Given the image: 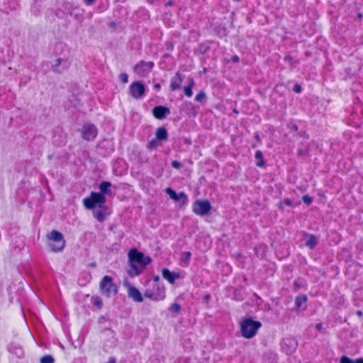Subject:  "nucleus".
Returning a JSON list of instances; mask_svg holds the SVG:
<instances>
[{
    "label": "nucleus",
    "mask_w": 363,
    "mask_h": 363,
    "mask_svg": "<svg viewBox=\"0 0 363 363\" xmlns=\"http://www.w3.org/2000/svg\"><path fill=\"white\" fill-rule=\"evenodd\" d=\"M150 4H153L155 0H147Z\"/></svg>",
    "instance_id": "3c124183"
},
{
    "label": "nucleus",
    "mask_w": 363,
    "mask_h": 363,
    "mask_svg": "<svg viewBox=\"0 0 363 363\" xmlns=\"http://www.w3.org/2000/svg\"><path fill=\"white\" fill-rule=\"evenodd\" d=\"M165 46H166L167 50H168L169 52L173 50L174 45H173V43L171 41L166 42L165 43Z\"/></svg>",
    "instance_id": "72a5a7b5"
},
{
    "label": "nucleus",
    "mask_w": 363,
    "mask_h": 363,
    "mask_svg": "<svg viewBox=\"0 0 363 363\" xmlns=\"http://www.w3.org/2000/svg\"><path fill=\"white\" fill-rule=\"evenodd\" d=\"M303 235L308 238L305 245L308 248L313 249L318 245V238L315 235L308 233H304Z\"/></svg>",
    "instance_id": "a211bd4d"
},
{
    "label": "nucleus",
    "mask_w": 363,
    "mask_h": 363,
    "mask_svg": "<svg viewBox=\"0 0 363 363\" xmlns=\"http://www.w3.org/2000/svg\"><path fill=\"white\" fill-rule=\"evenodd\" d=\"M154 87L156 89H160V84H155L154 85Z\"/></svg>",
    "instance_id": "de8ad7c7"
},
{
    "label": "nucleus",
    "mask_w": 363,
    "mask_h": 363,
    "mask_svg": "<svg viewBox=\"0 0 363 363\" xmlns=\"http://www.w3.org/2000/svg\"><path fill=\"white\" fill-rule=\"evenodd\" d=\"M111 186V184L109 182H102L99 185V189L101 193L104 194H110L111 191L110 187Z\"/></svg>",
    "instance_id": "412c9836"
},
{
    "label": "nucleus",
    "mask_w": 363,
    "mask_h": 363,
    "mask_svg": "<svg viewBox=\"0 0 363 363\" xmlns=\"http://www.w3.org/2000/svg\"><path fill=\"white\" fill-rule=\"evenodd\" d=\"M144 296L155 301H162L165 298V289L157 285L152 289L145 290Z\"/></svg>",
    "instance_id": "0eeeda50"
},
{
    "label": "nucleus",
    "mask_w": 363,
    "mask_h": 363,
    "mask_svg": "<svg viewBox=\"0 0 363 363\" xmlns=\"http://www.w3.org/2000/svg\"><path fill=\"white\" fill-rule=\"evenodd\" d=\"M106 197L101 193L91 192L89 197L83 199V203L86 208L92 210L96 207L106 210Z\"/></svg>",
    "instance_id": "f03ea898"
},
{
    "label": "nucleus",
    "mask_w": 363,
    "mask_h": 363,
    "mask_svg": "<svg viewBox=\"0 0 363 363\" xmlns=\"http://www.w3.org/2000/svg\"><path fill=\"white\" fill-rule=\"evenodd\" d=\"M154 62L141 60L134 67V72L140 77H145L151 72L154 67Z\"/></svg>",
    "instance_id": "6e6552de"
},
{
    "label": "nucleus",
    "mask_w": 363,
    "mask_h": 363,
    "mask_svg": "<svg viewBox=\"0 0 363 363\" xmlns=\"http://www.w3.org/2000/svg\"><path fill=\"white\" fill-rule=\"evenodd\" d=\"M315 328L318 330H321L322 328H323V326H322V324L321 323H317L315 325Z\"/></svg>",
    "instance_id": "79ce46f5"
},
{
    "label": "nucleus",
    "mask_w": 363,
    "mask_h": 363,
    "mask_svg": "<svg viewBox=\"0 0 363 363\" xmlns=\"http://www.w3.org/2000/svg\"><path fill=\"white\" fill-rule=\"evenodd\" d=\"M352 363H363V358H358L356 360H352Z\"/></svg>",
    "instance_id": "ea45409f"
},
{
    "label": "nucleus",
    "mask_w": 363,
    "mask_h": 363,
    "mask_svg": "<svg viewBox=\"0 0 363 363\" xmlns=\"http://www.w3.org/2000/svg\"><path fill=\"white\" fill-rule=\"evenodd\" d=\"M298 347V342L294 337H287L282 340L281 348L287 354L294 352Z\"/></svg>",
    "instance_id": "9b49d317"
},
{
    "label": "nucleus",
    "mask_w": 363,
    "mask_h": 363,
    "mask_svg": "<svg viewBox=\"0 0 363 363\" xmlns=\"http://www.w3.org/2000/svg\"><path fill=\"white\" fill-rule=\"evenodd\" d=\"M94 0H85V2L87 5H91L93 4Z\"/></svg>",
    "instance_id": "c03bdc74"
},
{
    "label": "nucleus",
    "mask_w": 363,
    "mask_h": 363,
    "mask_svg": "<svg viewBox=\"0 0 363 363\" xmlns=\"http://www.w3.org/2000/svg\"><path fill=\"white\" fill-rule=\"evenodd\" d=\"M92 301L95 306H96L99 308H101L103 303H102V300L101 299V298H99L98 296L93 297Z\"/></svg>",
    "instance_id": "c85d7f7f"
},
{
    "label": "nucleus",
    "mask_w": 363,
    "mask_h": 363,
    "mask_svg": "<svg viewBox=\"0 0 363 363\" xmlns=\"http://www.w3.org/2000/svg\"><path fill=\"white\" fill-rule=\"evenodd\" d=\"M100 289L102 294L109 297L111 294H116L118 292L117 286L113 282L112 277L104 276L100 282Z\"/></svg>",
    "instance_id": "39448f33"
},
{
    "label": "nucleus",
    "mask_w": 363,
    "mask_h": 363,
    "mask_svg": "<svg viewBox=\"0 0 363 363\" xmlns=\"http://www.w3.org/2000/svg\"><path fill=\"white\" fill-rule=\"evenodd\" d=\"M162 277L167 280L170 284H174L176 279L180 278V274L177 272H171L167 268H164L162 271Z\"/></svg>",
    "instance_id": "f3484780"
},
{
    "label": "nucleus",
    "mask_w": 363,
    "mask_h": 363,
    "mask_svg": "<svg viewBox=\"0 0 363 363\" xmlns=\"http://www.w3.org/2000/svg\"><path fill=\"white\" fill-rule=\"evenodd\" d=\"M239 60H240V59H239V57H238V56H237V55H234V56H233V57H232V60H233V62H239Z\"/></svg>",
    "instance_id": "a19ab883"
},
{
    "label": "nucleus",
    "mask_w": 363,
    "mask_h": 363,
    "mask_svg": "<svg viewBox=\"0 0 363 363\" xmlns=\"http://www.w3.org/2000/svg\"><path fill=\"white\" fill-rule=\"evenodd\" d=\"M302 200L303 203H306V205H310L313 201L312 198L310 197L308 195H304L302 197Z\"/></svg>",
    "instance_id": "7c9ffc66"
},
{
    "label": "nucleus",
    "mask_w": 363,
    "mask_h": 363,
    "mask_svg": "<svg viewBox=\"0 0 363 363\" xmlns=\"http://www.w3.org/2000/svg\"><path fill=\"white\" fill-rule=\"evenodd\" d=\"M81 132L83 139L88 141L94 140L98 133L96 127L92 123L84 124Z\"/></svg>",
    "instance_id": "1a4fd4ad"
},
{
    "label": "nucleus",
    "mask_w": 363,
    "mask_h": 363,
    "mask_svg": "<svg viewBox=\"0 0 363 363\" xmlns=\"http://www.w3.org/2000/svg\"><path fill=\"white\" fill-rule=\"evenodd\" d=\"M358 315H362V312L360 311H357Z\"/></svg>",
    "instance_id": "603ef678"
},
{
    "label": "nucleus",
    "mask_w": 363,
    "mask_h": 363,
    "mask_svg": "<svg viewBox=\"0 0 363 363\" xmlns=\"http://www.w3.org/2000/svg\"><path fill=\"white\" fill-rule=\"evenodd\" d=\"M283 203L286 206H290L292 205V201L291 199H285L284 201H283Z\"/></svg>",
    "instance_id": "4c0bfd02"
},
{
    "label": "nucleus",
    "mask_w": 363,
    "mask_h": 363,
    "mask_svg": "<svg viewBox=\"0 0 363 363\" xmlns=\"http://www.w3.org/2000/svg\"><path fill=\"white\" fill-rule=\"evenodd\" d=\"M128 259L130 262L138 264L142 268H145L152 261L150 257H145L143 252L136 249H132L129 251Z\"/></svg>",
    "instance_id": "20e7f679"
},
{
    "label": "nucleus",
    "mask_w": 363,
    "mask_h": 363,
    "mask_svg": "<svg viewBox=\"0 0 363 363\" xmlns=\"http://www.w3.org/2000/svg\"><path fill=\"white\" fill-rule=\"evenodd\" d=\"M255 158L257 160L256 165L259 167H262L265 165V162L263 159V155L262 151L257 150L255 155Z\"/></svg>",
    "instance_id": "4be33fe9"
},
{
    "label": "nucleus",
    "mask_w": 363,
    "mask_h": 363,
    "mask_svg": "<svg viewBox=\"0 0 363 363\" xmlns=\"http://www.w3.org/2000/svg\"><path fill=\"white\" fill-rule=\"evenodd\" d=\"M210 297H211V296H210V295H209V294L206 295V296H205V299H206V301H208V300H209V298H210Z\"/></svg>",
    "instance_id": "09e8293b"
},
{
    "label": "nucleus",
    "mask_w": 363,
    "mask_h": 363,
    "mask_svg": "<svg viewBox=\"0 0 363 363\" xmlns=\"http://www.w3.org/2000/svg\"><path fill=\"white\" fill-rule=\"evenodd\" d=\"M129 93L134 99H141L145 93V85L140 82H134L130 86Z\"/></svg>",
    "instance_id": "9d476101"
},
{
    "label": "nucleus",
    "mask_w": 363,
    "mask_h": 363,
    "mask_svg": "<svg viewBox=\"0 0 363 363\" xmlns=\"http://www.w3.org/2000/svg\"><path fill=\"white\" fill-rule=\"evenodd\" d=\"M193 211L198 216H205L211 210V203L208 200H197L193 203Z\"/></svg>",
    "instance_id": "423d86ee"
},
{
    "label": "nucleus",
    "mask_w": 363,
    "mask_h": 363,
    "mask_svg": "<svg viewBox=\"0 0 363 363\" xmlns=\"http://www.w3.org/2000/svg\"><path fill=\"white\" fill-rule=\"evenodd\" d=\"M167 4H168V5H169V6H171V5H172V2H171V1H169V2L167 3Z\"/></svg>",
    "instance_id": "864d4df0"
},
{
    "label": "nucleus",
    "mask_w": 363,
    "mask_h": 363,
    "mask_svg": "<svg viewBox=\"0 0 363 363\" xmlns=\"http://www.w3.org/2000/svg\"><path fill=\"white\" fill-rule=\"evenodd\" d=\"M284 61L291 62L292 61V57L291 55H286V56L284 57Z\"/></svg>",
    "instance_id": "58836bf2"
},
{
    "label": "nucleus",
    "mask_w": 363,
    "mask_h": 363,
    "mask_svg": "<svg viewBox=\"0 0 363 363\" xmlns=\"http://www.w3.org/2000/svg\"><path fill=\"white\" fill-rule=\"evenodd\" d=\"M340 363H352V359L347 356H342L340 359Z\"/></svg>",
    "instance_id": "2f4dec72"
},
{
    "label": "nucleus",
    "mask_w": 363,
    "mask_h": 363,
    "mask_svg": "<svg viewBox=\"0 0 363 363\" xmlns=\"http://www.w3.org/2000/svg\"><path fill=\"white\" fill-rule=\"evenodd\" d=\"M128 296L135 302H142L143 301V297L140 291L133 286H128Z\"/></svg>",
    "instance_id": "dca6fc26"
},
{
    "label": "nucleus",
    "mask_w": 363,
    "mask_h": 363,
    "mask_svg": "<svg viewBox=\"0 0 363 363\" xmlns=\"http://www.w3.org/2000/svg\"><path fill=\"white\" fill-rule=\"evenodd\" d=\"M69 67L67 60L57 58L52 65V69L54 72L62 73Z\"/></svg>",
    "instance_id": "ddd939ff"
},
{
    "label": "nucleus",
    "mask_w": 363,
    "mask_h": 363,
    "mask_svg": "<svg viewBox=\"0 0 363 363\" xmlns=\"http://www.w3.org/2000/svg\"><path fill=\"white\" fill-rule=\"evenodd\" d=\"M169 113V108L163 106H157L152 109V114L154 117L160 120L166 118Z\"/></svg>",
    "instance_id": "f8f14e48"
},
{
    "label": "nucleus",
    "mask_w": 363,
    "mask_h": 363,
    "mask_svg": "<svg viewBox=\"0 0 363 363\" xmlns=\"http://www.w3.org/2000/svg\"><path fill=\"white\" fill-rule=\"evenodd\" d=\"M194 81L193 79H189V84L188 86L184 88V94L186 96L191 97L193 94L192 88L194 86Z\"/></svg>",
    "instance_id": "5701e85b"
},
{
    "label": "nucleus",
    "mask_w": 363,
    "mask_h": 363,
    "mask_svg": "<svg viewBox=\"0 0 363 363\" xmlns=\"http://www.w3.org/2000/svg\"><path fill=\"white\" fill-rule=\"evenodd\" d=\"M291 129L295 130V131H297L298 130V126L296 125H293L291 126Z\"/></svg>",
    "instance_id": "a18cd8bd"
},
{
    "label": "nucleus",
    "mask_w": 363,
    "mask_h": 363,
    "mask_svg": "<svg viewBox=\"0 0 363 363\" xmlns=\"http://www.w3.org/2000/svg\"><path fill=\"white\" fill-rule=\"evenodd\" d=\"M307 299L308 298L306 295L304 294L298 295L296 296L295 299V304L296 307L300 308L303 303L307 301Z\"/></svg>",
    "instance_id": "b1692460"
},
{
    "label": "nucleus",
    "mask_w": 363,
    "mask_h": 363,
    "mask_svg": "<svg viewBox=\"0 0 363 363\" xmlns=\"http://www.w3.org/2000/svg\"><path fill=\"white\" fill-rule=\"evenodd\" d=\"M184 76L179 72H177L175 76L171 79L170 88L172 91L179 89L184 81Z\"/></svg>",
    "instance_id": "4468645a"
},
{
    "label": "nucleus",
    "mask_w": 363,
    "mask_h": 363,
    "mask_svg": "<svg viewBox=\"0 0 363 363\" xmlns=\"http://www.w3.org/2000/svg\"><path fill=\"white\" fill-rule=\"evenodd\" d=\"M261 327V322L254 320L252 318H245L240 322V333L245 338L250 339L256 335Z\"/></svg>",
    "instance_id": "f257e3e1"
},
{
    "label": "nucleus",
    "mask_w": 363,
    "mask_h": 363,
    "mask_svg": "<svg viewBox=\"0 0 363 363\" xmlns=\"http://www.w3.org/2000/svg\"><path fill=\"white\" fill-rule=\"evenodd\" d=\"M293 89L296 93H300L301 91V90H302L301 86L299 84H296L294 85Z\"/></svg>",
    "instance_id": "e433bc0d"
},
{
    "label": "nucleus",
    "mask_w": 363,
    "mask_h": 363,
    "mask_svg": "<svg viewBox=\"0 0 363 363\" xmlns=\"http://www.w3.org/2000/svg\"><path fill=\"white\" fill-rule=\"evenodd\" d=\"M119 78L123 83H127L128 81V76L126 73H121Z\"/></svg>",
    "instance_id": "473e14b6"
},
{
    "label": "nucleus",
    "mask_w": 363,
    "mask_h": 363,
    "mask_svg": "<svg viewBox=\"0 0 363 363\" xmlns=\"http://www.w3.org/2000/svg\"><path fill=\"white\" fill-rule=\"evenodd\" d=\"M54 358L51 355H45L40 359V363H54Z\"/></svg>",
    "instance_id": "a878e982"
},
{
    "label": "nucleus",
    "mask_w": 363,
    "mask_h": 363,
    "mask_svg": "<svg viewBox=\"0 0 363 363\" xmlns=\"http://www.w3.org/2000/svg\"><path fill=\"white\" fill-rule=\"evenodd\" d=\"M181 306L177 303H174L171 305L169 310L174 313H179L181 311Z\"/></svg>",
    "instance_id": "c756f323"
},
{
    "label": "nucleus",
    "mask_w": 363,
    "mask_h": 363,
    "mask_svg": "<svg viewBox=\"0 0 363 363\" xmlns=\"http://www.w3.org/2000/svg\"><path fill=\"white\" fill-rule=\"evenodd\" d=\"M297 64H298V61H297V60H296V61H294V62H292V65H293V66H295V65H297Z\"/></svg>",
    "instance_id": "8fccbe9b"
},
{
    "label": "nucleus",
    "mask_w": 363,
    "mask_h": 363,
    "mask_svg": "<svg viewBox=\"0 0 363 363\" xmlns=\"http://www.w3.org/2000/svg\"><path fill=\"white\" fill-rule=\"evenodd\" d=\"M167 194L172 199H174L176 201H179L182 198L186 199V195L184 192H180L177 194L172 189L167 188L166 189Z\"/></svg>",
    "instance_id": "6ab92c4d"
},
{
    "label": "nucleus",
    "mask_w": 363,
    "mask_h": 363,
    "mask_svg": "<svg viewBox=\"0 0 363 363\" xmlns=\"http://www.w3.org/2000/svg\"><path fill=\"white\" fill-rule=\"evenodd\" d=\"M94 216L99 222H103L105 219V215L101 210L94 211Z\"/></svg>",
    "instance_id": "393cba45"
},
{
    "label": "nucleus",
    "mask_w": 363,
    "mask_h": 363,
    "mask_svg": "<svg viewBox=\"0 0 363 363\" xmlns=\"http://www.w3.org/2000/svg\"><path fill=\"white\" fill-rule=\"evenodd\" d=\"M48 239L50 240L49 246L52 251L58 252L62 251L65 246V240L62 234L55 230H52L47 235Z\"/></svg>",
    "instance_id": "7ed1b4c3"
},
{
    "label": "nucleus",
    "mask_w": 363,
    "mask_h": 363,
    "mask_svg": "<svg viewBox=\"0 0 363 363\" xmlns=\"http://www.w3.org/2000/svg\"><path fill=\"white\" fill-rule=\"evenodd\" d=\"M155 138L160 141L167 140L168 138L167 129L163 127L157 128L155 133Z\"/></svg>",
    "instance_id": "aec40b11"
},
{
    "label": "nucleus",
    "mask_w": 363,
    "mask_h": 363,
    "mask_svg": "<svg viewBox=\"0 0 363 363\" xmlns=\"http://www.w3.org/2000/svg\"><path fill=\"white\" fill-rule=\"evenodd\" d=\"M157 141L158 140L155 138L152 139L151 141L148 143L147 145V147L149 150H156L157 148Z\"/></svg>",
    "instance_id": "bb28decb"
},
{
    "label": "nucleus",
    "mask_w": 363,
    "mask_h": 363,
    "mask_svg": "<svg viewBox=\"0 0 363 363\" xmlns=\"http://www.w3.org/2000/svg\"><path fill=\"white\" fill-rule=\"evenodd\" d=\"M172 167L175 169H179L182 167V164L180 162H179L177 160H174L172 162Z\"/></svg>",
    "instance_id": "f704fd0d"
},
{
    "label": "nucleus",
    "mask_w": 363,
    "mask_h": 363,
    "mask_svg": "<svg viewBox=\"0 0 363 363\" xmlns=\"http://www.w3.org/2000/svg\"><path fill=\"white\" fill-rule=\"evenodd\" d=\"M185 255H186V258L187 260H189L190 257H191V252H185Z\"/></svg>",
    "instance_id": "37998d69"
},
{
    "label": "nucleus",
    "mask_w": 363,
    "mask_h": 363,
    "mask_svg": "<svg viewBox=\"0 0 363 363\" xmlns=\"http://www.w3.org/2000/svg\"><path fill=\"white\" fill-rule=\"evenodd\" d=\"M153 280H154L155 281H156V282H157V281H158L160 280V277H159V276H155V277H153Z\"/></svg>",
    "instance_id": "49530a36"
},
{
    "label": "nucleus",
    "mask_w": 363,
    "mask_h": 363,
    "mask_svg": "<svg viewBox=\"0 0 363 363\" xmlns=\"http://www.w3.org/2000/svg\"><path fill=\"white\" fill-rule=\"evenodd\" d=\"M14 353L17 354L18 357H21L23 354V351L21 347H16Z\"/></svg>",
    "instance_id": "c9c22d12"
},
{
    "label": "nucleus",
    "mask_w": 363,
    "mask_h": 363,
    "mask_svg": "<svg viewBox=\"0 0 363 363\" xmlns=\"http://www.w3.org/2000/svg\"><path fill=\"white\" fill-rule=\"evenodd\" d=\"M206 94H205V92H204V91H199V92L196 94V97H195V100H196V101H198V102H202L203 100H205V99H206Z\"/></svg>",
    "instance_id": "cd10ccee"
},
{
    "label": "nucleus",
    "mask_w": 363,
    "mask_h": 363,
    "mask_svg": "<svg viewBox=\"0 0 363 363\" xmlns=\"http://www.w3.org/2000/svg\"><path fill=\"white\" fill-rule=\"evenodd\" d=\"M143 269L144 268H142L140 265L138 266V264L128 260V269L127 272L130 277H134L140 275Z\"/></svg>",
    "instance_id": "2eb2a0df"
}]
</instances>
